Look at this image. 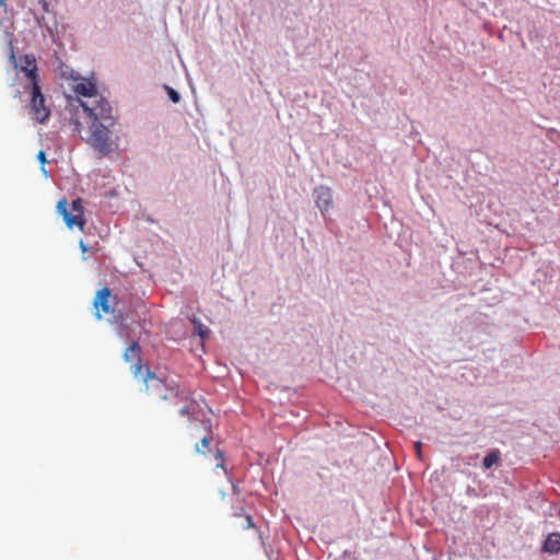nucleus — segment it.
Masks as SVG:
<instances>
[{
	"label": "nucleus",
	"instance_id": "obj_1",
	"mask_svg": "<svg viewBox=\"0 0 560 560\" xmlns=\"http://www.w3.org/2000/svg\"><path fill=\"white\" fill-rule=\"evenodd\" d=\"M115 125H107L100 121L90 122V136L86 140L88 144L98 154L107 155L112 152V128Z\"/></svg>",
	"mask_w": 560,
	"mask_h": 560
},
{
	"label": "nucleus",
	"instance_id": "obj_2",
	"mask_svg": "<svg viewBox=\"0 0 560 560\" xmlns=\"http://www.w3.org/2000/svg\"><path fill=\"white\" fill-rule=\"evenodd\" d=\"M80 104L83 110L88 114L91 122L100 121L107 125H116L117 119L113 115V107L103 95L93 100L92 105L82 101H80Z\"/></svg>",
	"mask_w": 560,
	"mask_h": 560
},
{
	"label": "nucleus",
	"instance_id": "obj_3",
	"mask_svg": "<svg viewBox=\"0 0 560 560\" xmlns=\"http://www.w3.org/2000/svg\"><path fill=\"white\" fill-rule=\"evenodd\" d=\"M140 353L141 348L138 341H132L131 345L125 350L124 359L127 362L135 361V363L130 366L135 377L142 378L144 382H147L149 378L155 380V375L150 372L149 368L144 369V374L142 373L143 366L141 364Z\"/></svg>",
	"mask_w": 560,
	"mask_h": 560
},
{
	"label": "nucleus",
	"instance_id": "obj_4",
	"mask_svg": "<svg viewBox=\"0 0 560 560\" xmlns=\"http://www.w3.org/2000/svg\"><path fill=\"white\" fill-rule=\"evenodd\" d=\"M312 196L323 218L325 220H331L330 211L334 207L332 190L328 186L320 185L313 189Z\"/></svg>",
	"mask_w": 560,
	"mask_h": 560
},
{
	"label": "nucleus",
	"instance_id": "obj_5",
	"mask_svg": "<svg viewBox=\"0 0 560 560\" xmlns=\"http://www.w3.org/2000/svg\"><path fill=\"white\" fill-rule=\"evenodd\" d=\"M28 91L31 94L30 107L34 114V119L37 122L43 124L50 116V109L46 106V98L42 93L40 86L31 89Z\"/></svg>",
	"mask_w": 560,
	"mask_h": 560
},
{
	"label": "nucleus",
	"instance_id": "obj_6",
	"mask_svg": "<svg viewBox=\"0 0 560 560\" xmlns=\"http://www.w3.org/2000/svg\"><path fill=\"white\" fill-rule=\"evenodd\" d=\"M9 50H10L9 62L12 65V67L15 70L20 69V67L31 68V67L37 66L36 65V58H35V56L33 54H25L21 58V61L19 62L16 57H15L13 44H12L11 40L9 42Z\"/></svg>",
	"mask_w": 560,
	"mask_h": 560
},
{
	"label": "nucleus",
	"instance_id": "obj_7",
	"mask_svg": "<svg viewBox=\"0 0 560 560\" xmlns=\"http://www.w3.org/2000/svg\"><path fill=\"white\" fill-rule=\"evenodd\" d=\"M74 91L80 96L94 97V100L101 96L97 93L96 83L89 79H83L81 82L77 83Z\"/></svg>",
	"mask_w": 560,
	"mask_h": 560
},
{
	"label": "nucleus",
	"instance_id": "obj_8",
	"mask_svg": "<svg viewBox=\"0 0 560 560\" xmlns=\"http://www.w3.org/2000/svg\"><path fill=\"white\" fill-rule=\"evenodd\" d=\"M541 551L548 555H558L560 552V533L553 532L547 535L541 544Z\"/></svg>",
	"mask_w": 560,
	"mask_h": 560
},
{
	"label": "nucleus",
	"instance_id": "obj_9",
	"mask_svg": "<svg viewBox=\"0 0 560 560\" xmlns=\"http://www.w3.org/2000/svg\"><path fill=\"white\" fill-rule=\"evenodd\" d=\"M110 296V290L108 288H103L96 292V296L94 299V306L95 308H100L104 313H108L110 310V306L108 304V298Z\"/></svg>",
	"mask_w": 560,
	"mask_h": 560
},
{
	"label": "nucleus",
	"instance_id": "obj_10",
	"mask_svg": "<svg viewBox=\"0 0 560 560\" xmlns=\"http://www.w3.org/2000/svg\"><path fill=\"white\" fill-rule=\"evenodd\" d=\"M19 70L23 72L25 78L28 80V90L40 86L37 66L31 68L20 67Z\"/></svg>",
	"mask_w": 560,
	"mask_h": 560
},
{
	"label": "nucleus",
	"instance_id": "obj_11",
	"mask_svg": "<svg viewBox=\"0 0 560 560\" xmlns=\"http://www.w3.org/2000/svg\"><path fill=\"white\" fill-rule=\"evenodd\" d=\"M37 25L44 28L54 43L57 40V22L49 23L44 16H36Z\"/></svg>",
	"mask_w": 560,
	"mask_h": 560
},
{
	"label": "nucleus",
	"instance_id": "obj_12",
	"mask_svg": "<svg viewBox=\"0 0 560 560\" xmlns=\"http://www.w3.org/2000/svg\"><path fill=\"white\" fill-rule=\"evenodd\" d=\"M63 222L67 228L72 229L73 226H78L80 230H83L85 225V219L81 213L69 212L63 218Z\"/></svg>",
	"mask_w": 560,
	"mask_h": 560
},
{
	"label": "nucleus",
	"instance_id": "obj_13",
	"mask_svg": "<svg viewBox=\"0 0 560 560\" xmlns=\"http://www.w3.org/2000/svg\"><path fill=\"white\" fill-rule=\"evenodd\" d=\"M500 451L499 450H492L490 451L482 459V467L485 469L492 468L500 459Z\"/></svg>",
	"mask_w": 560,
	"mask_h": 560
},
{
	"label": "nucleus",
	"instance_id": "obj_14",
	"mask_svg": "<svg viewBox=\"0 0 560 560\" xmlns=\"http://www.w3.org/2000/svg\"><path fill=\"white\" fill-rule=\"evenodd\" d=\"M136 313H137V317H138L137 322H138L139 326H140L143 330H145V329H147V326L150 324V320L148 319V316H147V313H148V312H147L145 306H143V305H142V306H140V307L136 311Z\"/></svg>",
	"mask_w": 560,
	"mask_h": 560
},
{
	"label": "nucleus",
	"instance_id": "obj_15",
	"mask_svg": "<svg viewBox=\"0 0 560 560\" xmlns=\"http://www.w3.org/2000/svg\"><path fill=\"white\" fill-rule=\"evenodd\" d=\"M165 90H166L167 97L171 102L176 104L180 101V94L177 90H175L168 85H165Z\"/></svg>",
	"mask_w": 560,
	"mask_h": 560
},
{
	"label": "nucleus",
	"instance_id": "obj_16",
	"mask_svg": "<svg viewBox=\"0 0 560 560\" xmlns=\"http://www.w3.org/2000/svg\"><path fill=\"white\" fill-rule=\"evenodd\" d=\"M56 209H57L58 214H60L62 218L70 212L68 210V202L66 199H60L57 202Z\"/></svg>",
	"mask_w": 560,
	"mask_h": 560
},
{
	"label": "nucleus",
	"instance_id": "obj_17",
	"mask_svg": "<svg viewBox=\"0 0 560 560\" xmlns=\"http://www.w3.org/2000/svg\"><path fill=\"white\" fill-rule=\"evenodd\" d=\"M37 160L40 163V170H42L43 174L47 177L48 176V172L45 168V164L47 163V160H46V154H45V152L43 150H40L37 153Z\"/></svg>",
	"mask_w": 560,
	"mask_h": 560
},
{
	"label": "nucleus",
	"instance_id": "obj_18",
	"mask_svg": "<svg viewBox=\"0 0 560 560\" xmlns=\"http://www.w3.org/2000/svg\"><path fill=\"white\" fill-rule=\"evenodd\" d=\"M70 212L81 213V215H83V206H82L81 199L78 198V199L72 200Z\"/></svg>",
	"mask_w": 560,
	"mask_h": 560
},
{
	"label": "nucleus",
	"instance_id": "obj_19",
	"mask_svg": "<svg viewBox=\"0 0 560 560\" xmlns=\"http://www.w3.org/2000/svg\"><path fill=\"white\" fill-rule=\"evenodd\" d=\"M341 560H357L354 553L350 550H345L341 555Z\"/></svg>",
	"mask_w": 560,
	"mask_h": 560
},
{
	"label": "nucleus",
	"instance_id": "obj_20",
	"mask_svg": "<svg viewBox=\"0 0 560 560\" xmlns=\"http://www.w3.org/2000/svg\"><path fill=\"white\" fill-rule=\"evenodd\" d=\"M195 328L199 336H205L206 331L203 330L201 323L195 320Z\"/></svg>",
	"mask_w": 560,
	"mask_h": 560
},
{
	"label": "nucleus",
	"instance_id": "obj_21",
	"mask_svg": "<svg viewBox=\"0 0 560 560\" xmlns=\"http://www.w3.org/2000/svg\"><path fill=\"white\" fill-rule=\"evenodd\" d=\"M215 458L220 459L221 463L217 465V467L224 468L222 460H223V453L220 450H217Z\"/></svg>",
	"mask_w": 560,
	"mask_h": 560
},
{
	"label": "nucleus",
	"instance_id": "obj_22",
	"mask_svg": "<svg viewBox=\"0 0 560 560\" xmlns=\"http://www.w3.org/2000/svg\"><path fill=\"white\" fill-rule=\"evenodd\" d=\"M79 246L82 253H86L89 250V246L82 240L80 241Z\"/></svg>",
	"mask_w": 560,
	"mask_h": 560
},
{
	"label": "nucleus",
	"instance_id": "obj_23",
	"mask_svg": "<svg viewBox=\"0 0 560 560\" xmlns=\"http://www.w3.org/2000/svg\"><path fill=\"white\" fill-rule=\"evenodd\" d=\"M209 443H210V440H209V438H208V436L202 438V440H201V442H200V444H201V446H202V447H208V446H209Z\"/></svg>",
	"mask_w": 560,
	"mask_h": 560
},
{
	"label": "nucleus",
	"instance_id": "obj_24",
	"mask_svg": "<svg viewBox=\"0 0 560 560\" xmlns=\"http://www.w3.org/2000/svg\"><path fill=\"white\" fill-rule=\"evenodd\" d=\"M420 447H421V442H420V441H418V442L415 444V448H416V451H417L418 457H420V456H421Z\"/></svg>",
	"mask_w": 560,
	"mask_h": 560
},
{
	"label": "nucleus",
	"instance_id": "obj_25",
	"mask_svg": "<svg viewBox=\"0 0 560 560\" xmlns=\"http://www.w3.org/2000/svg\"><path fill=\"white\" fill-rule=\"evenodd\" d=\"M179 413H180L182 416H186V415H188V413H189V409H188V407H183V408L179 410Z\"/></svg>",
	"mask_w": 560,
	"mask_h": 560
},
{
	"label": "nucleus",
	"instance_id": "obj_26",
	"mask_svg": "<svg viewBox=\"0 0 560 560\" xmlns=\"http://www.w3.org/2000/svg\"><path fill=\"white\" fill-rule=\"evenodd\" d=\"M246 520H247L248 527L254 526L252 516L247 515Z\"/></svg>",
	"mask_w": 560,
	"mask_h": 560
},
{
	"label": "nucleus",
	"instance_id": "obj_27",
	"mask_svg": "<svg viewBox=\"0 0 560 560\" xmlns=\"http://www.w3.org/2000/svg\"><path fill=\"white\" fill-rule=\"evenodd\" d=\"M43 9L45 11H48V3L46 1H43Z\"/></svg>",
	"mask_w": 560,
	"mask_h": 560
},
{
	"label": "nucleus",
	"instance_id": "obj_28",
	"mask_svg": "<svg viewBox=\"0 0 560 560\" xmlns=\"http://www.w3.org/2000/svg\"><path fill=\"white\" fill-rule=\"evenodd\" d=\"M171 394L174 395V396H177L178 395V392L175 390L174 388L171 389Z\"/></svg>",
	"mask_w": 560,
	"mask_h": 560
},
{
	"label": "nucleus",
	"instance_id": "obj_29",
	"mask_svg": "<svg viewBox=\"0 0 560 560\" xmlns=\"http://www.w3.org/2000/svg\"><path fill=\"white\" fill-rule=\"evenodd\" d=\"M196 452L203 453V451L200 450L199 444H196Z\"/></svg>",
	"mask_w": 560,
	"mask_h": 560
},
{
	"label": "nucleus",
	"instance_id": "obj_30",
	"mask_svg": "<svg viewBox=\"0 0 560 560\" xmlns=\"http://www.w3.org/2000/svg\"><path fill=\"white\" fill-rule=\"evenodd\" d=\"M467 492H468V493H472V492H475V489H474V488H471V487H468Z\"/></svg>",
	"mask_w": 560,
	"mask_h": 560
},
{
	"label": "nucleus",
	"instance_id": "obj_31",
	"mask_svg": "<svg viewBox=\"0 0 560 560\" xmlns=\"http://www.w3.org/2000/svg\"><path fill=\"white\" fill-rule=\"evenodd\" d=\"M161 398H162V399H167V398H168V395H167V394H163V395H161Z\"/></svg>",
	"mask_w": 560,
	"mask_h": 560
},
{
	"label": "nucleus",
	"instance_id": "obj_32",
	"mask_svg": "<svg viewBox=\"0 0 560 560\" xmlns=\"http://www.w3.org/2000/svg\"><path fill=\"white\" fill-rule=\"evenodd\" d=\"M3 3V0H0V5Z\"/></svg>",
	"mask_w": 560,
	"mask_h": 560
}]
</instances>
